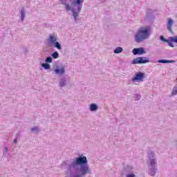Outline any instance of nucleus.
Wrapping results in <instances>:
<instances>
[{"label": "nucleus", "mask_w": 177, "mask_h": 177, "mask_svg": "<svg viewBox=\"0 0 177 177\" xmlns=\"http://www.w3.org/2000/svg\"><path fill=\"white\" fill-rule=\"evenodd\" d=\"M25 17H26V9L24 7L21 9V21H24Z\"/></svg>", "instance_id": "obj_13"}, {"label": "nucleus", "mask_w": 177, "mask_h": 177, "mask_svg": "<svg viewBox=\"0 0 177 177\" xmlns=\"http://www.w3.org/2000/svg\"><path fill=\"white\" fill-rule=\"evenodd\" d=\"M3 157H8V151H4L3 153Z\"/></svg>", "instance_id": "obj_25"}, {"label": "nucleus", "mask_w": 177, "mask_h": 177, "mask_svg": "<svg viewBox=\"0 0 177 177\" xmlns=\"http://www.w3.org/2000/svg\"><path fill=\"white\" fill-rule=\"evenodd\" d=\"M66 84H67V80H66V78L63 77L60 80L59 86L61 88H63V86H64Z\"/></svg>", "instance_id": "obj_14"}, {"label": "nucleus", "mask_w": 177, "mask_h": 177, "mask_svg": "<svg viewBox=\"0 0 177 177\" xmlns=\"http://www.w3.org/2000/svg\"><path fill=\"white\" fill-rule=\"evenodd\" d=\"M31 132H39V129L37 127H34L30 129Z\"/></svg>", "instance_id": "obj_20"}, {"label": "nucleus", "mask_w": 177, "mask_h": 177, "mask_svg": "<svg viewBox=\"0 0 177 177\" xmlns=\"http://www.w3.org/2000/svg\"><path fill=\"white\" fill-rule=\"evenodd\" d=\"M67 0H60L62 5L65 6V9L67 12H72V16L73 17L74 21L77 22V18L78 17V13L81 12L82 9V5L84 0H69L70 4L66 3Z\"/></svg>", "instance_id": "obj_2"}, {"label": "nucleus", "mask_w": 177, "mask_h": 177, "mask_svg": "<svg viewBox=\"0 0 177 177\" xmlns=\"http://www.w3.org/2000/svg\"><path fill=\"white\" fill-rule=\"evenodd\" d=\"M172 42L173 41H171V40H169V37L167 42L166 43L168 44L169 46H170L171 48H174V44Z\"/></svg>", "instance_id": "obj_21"}, {"label": "nucleus", "mask_w": 177, "mask_h": 177, "mask_svg": "<svg viewBox=\"0 0 177 177\" xmlns=\"http://www.w3.org/2000/svg\"><path fill=\"white\" fill-rule=\"evenodd\" d=\"M150 37V27H142L139 30L135 35V41L137 44H140L145 39H147Z\"/></svg>", "instance_id": "obj_4"}, {"label": "nucleus", "mask_w": 177, "mask_h": 177, "mask_svg": "<svg viewBox=\"0 0 177 177\" xmlns=\"http://www.w3.org/2000/svg\"><path fill=\"white\" fill-rule=\"evenodd\" d=\"M51 57L53 59H59V53L57 51H55L51 54Z\"/></svg>", "instance_id": "obj_17"}, {"label": "nucleus", "mask_w": 177, "mask_h": 177, "mask_svg": "<svg viewBox=\"0 0 177 177\" xmlns=\"http://www.w3.org/2000/svg\"><path fill=\"white\" fill-rule=\"evenodd\" d=\"M41 66L44 70H49L50 68V65L47 62L41 64Z\"/></svg>", "instance_id": "obj_15"}, {"label": "nucleus", "mask_w": 177, "mask_h": 177, "mask_svg": "<svg viewBox=\"0 0 177 177\" xmlns=\"http://www.w3.org/2000/svg\"><path fill=\"white\" fill-rule=\"evenodd\" d=\"M99 109L96 104H91L89 106L90 111H96Z\"/></svg>", "instance_id": "obj_12"}, {"label": "nucleus", "mask_w": 177, "mask_h": 177, "mask_svg": "<svg viewBox=\"0 0 177 177\" xmlns=\"http://www.w3.org/2000/svg\"><path fill=\"white\" fill-rule=\"evenodd\" d=\"M140 95L136 94L135 97V100H137L138 102V100H140Z\"/></svg>", "instance_id": "obj_23"}, {"label": "nucleus", "mask_w": 177, "mask_h": 177, "mask_svg": "<svg viewBox=\"0 0 177 177\" xmlns=\"http://www.w3.org/2000/svg\"><path fill=\"white\" fill-rule=\"evenodd\" d=\"M9 151V148L8 147H5V151Z\"/></svg>", "instance_id": "obj_26"}, {"label": "nucleus", "mask_w": 177, "mask_h": 177, "mask_svg": "<svg viewBox=\"0 0 177 177\" xmlns=\"http://www.w3.org/2000/svg\"><path fill=\"white\" fill-rule=\"evenodd\" d=\"M48 42L49 44V46L56 48L58 50L62 49V44L57 41V37L55 36V35H51L49 36L48 39Z\"/></svg>", "instance_id": "obj_5"}, {"label": "nucleus", "mask_w": 177, "mask_h": 177, "mask_svg": "<svg viewBox=\"0 0 177 177\" xmlns=\"http://www.w3.org/2000/svg\"><path fill=\"white\" fill-rule=\"evenodd\" d=\"M144 78H145V73L138 72L136 73L134 77L132 78L131 81L133 82H140V81H143Z\"/></svg>", "instance_id": "obj_7"}, {"label": "nucleus", "mask_w": 177, "mask_h": 177, "mask_svg": "<svg viewBox=\"0 0 177 177\" xmlns=\"http://www.w3.org/2000/svg\"><path fill=\"white\" fill-rule=\"evenodd\" d=\"M160 40L162 41V42L168 41V39H165V37H164V36H162V35L160 36Z\"/></svg>", "instance_id": "obj_22"}, {"label": "nucleus", "mask_w": 177, "mask_h": 177, "mask_svg": "<svg viewBox=\"0 0 177 177\" xmlns=\"http://www.w3.org/2000/svg\"><path fill=\"white\" fill-rule=\"evenodd\" d=\"M158 63H162L163 64H167V63H175V60L158 59Z\"/></svg>", "instance_id": "obj_11"}, {"label": "nucleus", "mask_w": 177, "mask_h": 177, "mask_svg": "<svg viewBox=\"0 0 177 177\" xmlns=\"http://www.w3.org/2000/svg\"><path fill=\"white\" fill-rule=\"evenodd\" d=\"M61 167L69 171L70 177H85L92 174V170L88 165V158L82 154L73 159L72 162L64 160Z\"/></svg>", "instance_id": "obj_1"}, {"label": "nucleus", "mask_w": 177, "mask_h": 177, "mask_svg": "<svg viewBox=\"0 0 177 177\" xmlns=\"http://www.w3.org/2000/svg\"><path fill=\"white\" fill-rule=\"evenodd\" d=\"M54 72L57 75H64L66 74V67L64 66H62L61 67L57 66L54 69Z\"/></svg>", "instance_id": "obj_9"}, {"label": "nucleus", "mask_w": 177, "mask_h": 177, "mask_svg": "<svg viewBox=\"0 0 177 177\" xmlns=\"http://www.w3.org/2000/svg\"><path fill=\"white\" fill-rule=\"evenodd\" d=\"M174 25V20L171 18H168L167 20V30L169 32L174 34V30H172V26Z\"/></svg>", "instance_id": "obj_10"}, {"label": "nucleus", "mask_w": 177, "mask_h": 177, "mask_svg": "<svg viewBox=\"0 0 177 177\" xmlns=\"http://www.w3.org/2000/svg\"><path fill=\"white\" fill-rule=\"evenodd\" d=\"M53 62V59H52V57H47L45 59L46 63H52Z\"/></svg>", "instance_id": "obj_19"}, {"label": "nucleus", "mask_w": 177, "mask_h": 177, "mask_svg": "<svg viewBox=\"0 0 177 177\" xmlns=\"http://www.w3.org/2000/svg\"><path fill=\"white\" fill-rule=\"evenodd\" d=\"M147 63H150V59L147 57H138L131 62V64H146Z\"/></svg>", "instance_id": "obj_6"}, {"label": "nucleus", "mask_w": 177, "mask_h": 177, "mask_svg": "<svg viewBox=\"0 0 177 177\" xmlns=\"http://www.w3.org/2000/svg\"><path fill=\"white\" fill-rule=\"evenodd\" d=\"M148 158L149 164L148 165V174L150 176H156L157 171V159H156V154L154 152L149 151L148 152Z\"/></svg>", "instance_id": "obj_3"}, {"label": "nucleus", "mask_w": 177, "mask_h": 177, "mask_svg": "<svg viewBox=\"0 0 177 177\" xmlns=\"http://www.w3.org/2000/svg\"><path fill=\"white\" fill-rule=\"evenodd\" d=\"M132 53L134 55V56H140L142 55L146 54V50H145V48L143 47L135 48L133 49Z\"/></svg>", "instance_id": "obj_8"}, {"label": "nucleus", "mask_w": 177, "mask_h": 177, "mask_svg": "<svg viewBox=\"0 0 177 177\" xmlns=\"http://www.w3.org/2000/svg\"><path fill=\"white\" fill-rule=\"evenodd\" d=\"M169 41H171V42H174V44H177V36L169 37Z\"/></svg>", "instance_id": "obj_18"}, {"label": "nucleus", "mask_w": 177, "mask_h": 177, "mask_svg": "<svg viewBox=\"0 0 177 177\" xmlns=\"http://www.w3.org/2000/svg\"><path fill=\"white\" fill-rule=\"evenodd\" d=\"M122 50H124V49L122 47H118L114 50V53H122Z\"/></svg>", "instance_id": "obj_16"}, {"label": "nucleus", "mask_w": 177, "mask_h": 177, "mask_svg": "<svg viewBox=\"0 0 177 177\" xmlns=\"http://www.w3.org/2000/svg\"><path fill=\"white\" fill-rule=\"evenodd\" d=\"M19 138V133L15 136V139L13 140V143H17V139Z\"/></svg>", "instance_id": "obj_24"}]
</instances>
